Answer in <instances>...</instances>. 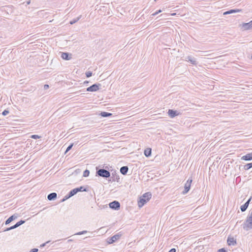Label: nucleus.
Masks as SVG:
<instances>
[{
	"instance_id": "nucleus-37",
	"label": "nucleus",
	"mask_w": 252,
	"mask_h": 252,
	"mask_svg": "<svg viewBox=\"0 0 252 252\" xmlns=\"http://www.w3.org/2000/svg\"><path fill=\"white\" fill-rule=\"evenodd\" d=\"M49 88V85H47V84H45V85H44V90H47V89H48Z\"/></svg>"
},
{
	"instance_id": "nucleus-15",
	"label": "nucleus",
	"mask_w": 252,
	"mask_h": 252,
	"mask_svg": "<svg viewBox=\"0 0 252 252\" xmlns=\"http://www.w3.org/2000/svg\"><path fill=\"white\" fill-rule=\"evenodd\" d=\"M241 11H242V9H230V10H229L228 11H226L224 12L223 13V15H225L232 14V13H234L239 12H241Z\"/></svg>"
},
{
	"instance_id": "nucleus-43",
	"label": "nucleus",
	"mask_w": 252,
	"mask_h": 252,
	"mask_svg": "<svg viewBox=\"0 0 252 252\" xmlns=\"http://www.w3.org/2000/svg\"><path fill=\"white\" fill-rule=\"evenodd\" d=\"M175 13L172 14V15H174Z\"/></svg>"
},
{
	"instance_id": "nucleus-16",
	"label": "nucleus",
	"mask_w": 252,
	"mask_h": 252,
	"mask_svg": "<svg viewBox=\"0 0 252 252\" xmlns=\"http://www.w3.org/2000/svg\"><path fill=\"white\" fill-rule=\"evenodd\" d=\"M71 55L67 52H62L61 57L65 60H69L71 58Z\"/></svg>"
},
{
	"instance_id": "nucleus-4",
	"label": "nucleus",
	"mask_w": 252,
	"mask_h": 252,
	"mask_svg": "<svg viewBox=\"0 0 252 252\" xmlns=\"http://www.w3.org/2000/svg\"><path fill=\"white\" fill-rule=\"evenodd\" d=\"M78 189L75 188L72 190H71L66 195H65L63 198L61 200V202H63L66 200L69 199L71 197L74 196L76 194L78 193Z\"/></svg>"
},
{
	"instance_id": "nucleus-8",
	"label": "nucleus",
	"mask_w": 252,
	"mask_h": 252,
	"mask_svg": "<svg viewBox=\"0 0 252 252\" xmlns=\"http://www.w3.org/2000/svg\"><path fill=\"white\" fill-rule=\"evenodd\" d=\"M110 179H109V182H119V180H120V177H119V175L116 173V171H114L112 173V176L109 177Z\"/></svg>"
},
{
	"instance_id": "nucleus-27",
	"label": "nucleus",
	"mask_w": 252,
	"mask_h": 252,
	"mask_svg": "<svg viewBox=\"0 0 252 252\" xmlns=\"http://www.w3.org/2000/svg\"><path fill=\"white\" fill-rule=\"evenodd\" d=\"M79 19H80V18L78 17L76 19H73V20L70 21L69 23L71 25H73V24H75L76 22H77L79 20Z\"/></svg>"
},
{
	"instance_id": "nucleus-45",
	"label": "nucleus",
	"mask_w": 252,
	"mask_h": 252,
	"mask_svg": "<svg viewBox=\"0 0 252 252\" xmlns=\"http://www.w3.org/2000/svg\"><path fill=\"white\" fill-rule=\"evenodd\" d=\"M251 24H252V21H251Z\"/></svg>"
},
{
	"instance_id": "nucleus-29",
	"label": "nucleus",
	"mask_w": 252,
	"mask_h": 252,
	"mask_svg": "<svg viewBox=\"0 0 252 252\" xmlns=\"http://www.w3.org/2000/svg\"><path fill=\"white\" fill-rule=\"evenodd\" d=\"M73 146V143H71V144H70L67 147V149H66L65 153H66L67 152H68L69 150H70L71 149V148H72Z\"/></svg>"
},
{
	"instance_id": "nucleus-6",
	"label": "nucleus",
	"mask_w": 252,
	"mask_h": 252,
	"mask_svg": "<svg viewBox=\"0 0 252 252\" xmlns=\"http://www.w3.org/2000/svg\"><path fill=\"white\" fill-rule=\"evenodd\" d=\"M109 207L114 210H119L120 209L121 205L119 201L114 200L109 204Z\"/></svg>"
},
{
	"instance_id": "nucleus-10",
	"label": "nucleus",
	"mask_w": 252,
	"mask_h": 252,
	"mask_svg": "<svg viewBox=\"0 0 252 252\" xmlns=\"http://www.w3.org/2000/svg\"><path fill=\"white\" fill-rule=\"evenodd\" d=\"M227 243L229 246H235L237 244L236 240L232 237H228L227 240Z\"/></svg>"
},
{
	"instance_id": "nucleus-40",
	"label": "nucleus",
	"mask_w": 252,
	"mask_h": 252,
	"mask_svg": "<svg viewBox=\"0 0 252 252\" xmlns=\"http://www.w3.org/2000/svg\"><path fill=\"white\" fill-rule=\"evenodd\" d=\"M89 83V82L88 81H85L84 82V84H88Z\"/></svg>"
},
{
	"instance_id": "nucleus-7",
	"label": "nucleus",
	"mask_w": 252,
	"mask_h": 252,
	"mask_svg": "<svg viewBox=\"0 0 252 252\" xmlns=\"http://www.w3.org/2000/svg\"><path fill=\"white\" fill-rule=\"evenodd\" d=\"M101 86L100 84L98 83H95L92 86H90L89 87H88L86 89L87 91L88 92H96L98 91L99 89V87Z\"/></svg>"
},
{
	"instance_id": "nucleus-13",
	"label": "nucleus",
	"mask_w": 252,
	"mask_h": 252,
	"mask_svg": "<svg viewBox=\"0 0 252 252\" xmlns=\"http://www.w3.org/2000/svg\"><path fill=\"white\" fill-rule=\"evenodd\" d=\"M18 217L17 214H14L10 216L9 218H8L6 221H5V225L8 224L9 223H10L11 221L15 220Z\"/></svg>"
},
{
	"instance_id": "nucleus-42",
	"label": "nucleus",
	"mask_w": 252,
	"mask_h": 252,
	"mask_svg": "<svg viewBox=\"0 0 252 252\" xmlns=\"http://www.w3.org/2000/svg\"><path fill=\"white\" fill-rule=\"evenodd\" d=\"M72 241H73V240H72V239H69V240H68V242H72Z\"/></svg>"
},
{
	"instance_id": "nucleus-38",
	"label": "nucleus",
	"mask_w": 252,
	"mask_h": 252,
	"mask_svg": "<svg viewBox=\"0 0 252 252\" xmlns=\"http://www.w3.org/2000/svg\"><path fill=\"white\" fill-rule=\"evenodd\" d=\"M176 250L175 248H172L171 250H170L168 252H176Z\"/></svg>"
},
{
	"instance_id": "nucleus-33",
	"label": "nucleus",
	"mask_w": 252,
	"mask_h": 252,
	"mask_svg": "<svg viewBox=\"0 0 252 252\" xmlns=\"http://www.w3.org/2000/svg\"><path fill=\"white\" fill-rule=\"evenodd\" d=\"M50 242V241H47L46 242L44 243H43L41 245H40V247L41 248H42V247H45L47 244H48Z\"/></svg>"
},
{
	"instance_id": "nucleus-31",
	"label": "nucleus",
	"mask_w": 252,
	"mask_h": 252,
	"mask_svg": "<svg viewBox=\"0 0 252 252\" xmlns=\"http://www.w3.org/2000/svg\"><path fill=\"white\" fill-rule=\"evenodd\" d=\"M9 113V111L7 110V109H5L2 112V115L3 116H6L7 115V114H8Z\"/></svg>"
},
{
	"instance_id": "nucleus-28",
	"label": "nucleus",
	"mask_w": 252,
	"mask_h": 252,
	"mask_svg": "<svg viewBox=\"0 0 252 252\" xmlns=\"http://www.w3.org/2000/svg\"><path fill=\"white\" fill-rule=\"evenodd\" d=\"M87 233V230H83V231H80V232H78L75 233V235H82V234H86Z\"/></svg>"
},
{
	"instance_id": "nucleus-22",
	"label": "nucleus",
	"mask_w": 252,
	"mask_h": 252,
	"mask_svg": "<svg viewBox=\"0 0 252 252\" xmlns=\"http://www.w3.org/2000/svg\"><path fill=\"white\" fill-rule=\"evenodd\" d=\"M251 168H252V162L247 163L243 166V168L245 170H248Z\"/></svg>"
},
{
	"instance_id": "nucleus-9",
	"label": "nucleus",
	"mask_w": 252,
	"mask_h": 252,
	"mask_svg": "<svg viewBox=\"0 0 252 252\" xmlns=\"http://www.w3.org/2000/svg\"><path fill=\"white\" fill-rule=\"evenodd\" d=\"M168 114L170 118H173L176 116L181 115V113L173 109H169L168 111Z\"/></svg>"
},
{
	"instance_id": "nucleus-46",
	"label": "nucleus",
	"mask_w": 252,
	"mask_h": 252,
	"mask_svg": "<svg viewBox=\"0 0 252 252\" xmlns=\"http://www.w3.org/2000/svg\"><path fill=\"white\" fill-rule=\"evenodd\" d=\"M157 0H154L155 1H156Z\"/></svg>"
},
{
	"instance_id": "nucleus-23",
	"label": "nucleus",
	"mask_w": 252,
	"mask_h": 252,
	"mask_svg": "<svg viewBox=\"0 0 252 252\" xmlns=\"http://www.w3.org/2000/svg\"><path fill=\"white\" fill-rule=\"evenodd\" d=\"M152 151L151 149H147L144 151V155L146 157H149L151 155Z\"/></svg>"
},
{
	"instance_id": "nucleus-41",
	"label": "nucleus",
	"mask_w": 252,
	"mask_h": 252,
	"mask_svg": "<svg viewBox=\"0 0 252 252\" xmlns=\"http://www.w3.org/2000/svg\"><path fill=\"white\" fill-rule=\"evenodd\" d=\"M30 3H31V1L30 0H29V1L27 2V4H29Z\"/></svg>"
},
{
	"instance_id": "nucleus-26",
	"label": "nucleus",
	"mask_w": 252,
	"mask_h": 252,
	"mask_svg": "<svg viewBox=\"0 0 252 252\" xmlns=\"http://www.w3.org/2000/svg\"><path fill=\"white\" fill-rule=\"evenodd\" d=\"M30 137L31 138H32V139H39V138H40L41 137V136H39L38 135H36V134H33V135H32Z\"/></svg>"
},
{
	"instance_id": "nucleus-25",
	"label": "nucleus",
	"mask_w": 252,
	"mask_h": 252,
	"mask_svg": "<svg viewBox=\"0 0 252 252\" xmlns=\"http://www.w3.org/2000/svg\"><path fill=\"white\" fill-rule=\"evenodd\" d=\"M90 174V171L88 169H86L83 172V176L85 177H87L89 176Z\"/></svg>"
},
{
	"instance_id": "nucleus-21",
	"label": "nucleus",
	"mask_w": 252,
	"mask_h": 252,
	"mask_svg": "<svg viewBox=\"0 0 252 252\" xmlns=\"http://www.w3.org/2000/svg\"><path fill=\"white\" fill-rule=\"evenodd\" d=\"M99 115L102 117H108L112 116V114L107 112H101Z\"/></svg>"
},
{
	"instance_id": "nucleus-35",
	"label": "nucleus",
	"mask_w": 252,
	"mask_h": 252,
	"mask_svg": "<svg viewBox=\"0 0 252 252\" xmlns=\"http://www.w3.org/2000/svg\"><path fill=\"white\" fill-rule=\"evenodd\" d=\"M38 251V249L36 248L32 249L31 250L30 252H37Z\"/></svg>"
},
{
	"instance_id": "nucleus-12",
	"label": "nucleus",
	"mask_w": 252,
	"mask_h": 252,
	"mask_svg": "<svg viewBox=\"0 0 252 252\" xmlns=\"http://www.w3.org/2000/svg\"><path fill=\"white\" fill-rule=\"evenodd\" d=\"M242 28L244 29V30H249L252 29V24H251V21L249 23H243L242 25Z\"/></svg>"
},
{
	"instance_id": "nucleus-39",
	"label": "nucleus",
	"mask_w": 252,
	"mask_h": 252,
	"mask_svg": "<svg viewBox=\"0 0 252 252\" xmlns=\"http://www.w3.org/2000/svg\"><path fill=\"white\" fill-rule=\"evenodd\" d=\"M252 196H251V197L249 198V199L247 201V202H248V203H249V204H250V202H251V200H252Z\"/></svg>"
},
{
	"instance_id": "nucleus-24",
	"label": "nucleus",
	"mask_w": 252,
	"mask_h": 252,
	"mask_svg": "<svg viewBox=\"0 0 252 252\" xmlns=\"http://www.w3.org/2000/svg\"><path fill=\"white\" fill-rule=\"evenodd\" d=\"M78 189V192L79 191H87L88 189L87 188H84L83 186H80L79 188H76Z\"/></svg>"
},
{
	"instance_id": "nucleus-2",
	"label": "nucleus",
	"mask_w": 252,
	"mask_h": 252,
	"mask_svg": "<svg viewBox=\"0 0 252 252\" xmlns=\"http://www.w3.org/2000/svg\"><path fill=\"white\" fill-rule=\"evenodd\" d=\"M107 168V166L105 168ZM96 174L97 176L101 177L104 178H109L110 177V173L109 171L104 168H98L96 167Z\"/></svg>"
},
{
	"instance_id": "nucleus-18",
	"label": "nucleus",
	"mask_w": 252,
	"mask_h": 252,
	"mask_svg": "<svg viewBox=\"0 0 252 252\" xmlns=\"http://www.w3.org/2000/svg\"><path fill=\"white\" fill-rule=\"evenodd\" d=\"M120 171L122 174L126 175L128 171V167L127 166H122L121 167Z\"/></svg>"
},
{
	"instance_id": "nucleus-32",
	"label": "nucleus",
	"mask_w": 252,
	"mask_h": 252,
	"mask_svg": "<svg viewBox=\"0 0 252 252\" xmlns=\"http://www.w3.org/2000/svg\"><path fill=\"white\" fill-rule=\"evenodd\" d=\"M161 12V10L159 9V10L157 11L156 12H155V13H154L153 14H152V15L153 16H155L157 15H158V13H160Z\"/></svg>"
},
{
	"instance_id": "nucleus-30",
	"label": "nucleus",
	"mask_w": 252,
	"mask_h": 252,
	"mask_svg": "<svg viewBox=\"0 0 252 252\" xmlns=\"http://www.w3.org/2000/svg\"><path fill=\"white\" fill-rule=\"evenodd\" d=\"M92 74H93L92 72L91 71H87L86 72V73H85L86 76V77L87 78H89V77L92 76Z\"/></svg>"
},
{
	"instance_id": "nucleus-3",
	"label": "nucleus",
	"mask_w": 252,
	"mask_h": 252,
	"mask_svg": "<svg viewBox=\"0 0 252 252\" xmlns=\"http://www.w3.org/2000/svg\"><path fill=\"white\" fill-rule=\"evenodd\" d=\"M122 234L120 233H117L116 234L113 235L111 237H109L107 239V242L108 244H113L116 241L119 240L121 237L122 236Z\"/></svg>"
},
{
	"instance_id": "nucleus-44",
	"label": "nucleus",
	"mask_w": 252,
	"mask_h": 252,
	"mask_svg": "<svg viewBox=\"0 0 252 252\" xmlns=\"http://www.w3.org/2000/svg\"><path fill=\"white\" fill-rule=\"evenodd\" d=\"M251 59H252V56H251Z\"/></svg>"
},
{
	"instance_id": "nucleus-19",
	"label": "nucleus",
	"mask_w": 252,
	"mask_h": 252,
	"mask_svg": "<svg viewBox=\"0 0 252 252\" xmlns=\"http://www.w3.org/2000/svg\"><path fill=\"white\" fill-rule=\"evenodd\" d=\"M25 222V220H20V221L17 222L15 224H14L13 226H11V228H13V229H15V228L20 226V225H22Z\"/></svg>"
},
{
	"instance_id": "nucleus-14",
	"label": "nucleus",
	"mask_w": 252,
	"mask_h": 252,
	"mask_svg": "<svg viewBox=\"0 0 252 252\" xmlns=\"http://www.w3.org/2000/svg\"><path fill=\"white\" fill-rule=\"evenodd\" d=\"M241 159L246 161H251L252 160V152L246 154L241 157Z\"/></svg>"
},
{
	"instance_id": "nucleus-11",
	"label": "nucleus",
	"mask_w": 252,
	"mask_h": 252,
	"mask_svg": "<svg viewBox=\"0 0 252 252\" xmlns=\"http://www.w3.org/2000/svg\"><path fill=\"white\" fill-rule=\"evenodd\" d=\"M186 60L189 61L191 64L194 65H196L197 64V62L196 59L193 57L188 56L186 58Z\"/></svg>"
},
{
	"instance_id": "nucleus-20",
	"label": "nucleus",
	"mask_w": 252,
	"mask_h": 252,
	"mask_svg": "<svg viewBox=\"0 0 252 252\" xmlns=\"http://www.w3.org/2000/svg\"><path fill=\"white\" fill-rule=\"evenodd\" d=\"M249 203L248 202H246L245 204H244L243 205H241L240 206V210L242 212H244L245 211H246L247 209V208H248V206H249Z\"/></svg>"
},
{
	"instance_id": "nucleus-34",
	"label": "nucleus",
	"mask_w": 252,
	"mask_h": 252,
	"mask_svg": "<svg viewBox=\"0 0 252 252\" xmlns=\"http://www.w3.org/2000/svg\"><path fill=\"white\" fill-rule=\"evenodd\" d=\"M218 252H227V251L224 248H221L218 250Z\"/></svg>"
},
{
	"instance_id": "nucleus-5",
	"label": "nucleus",
	"mask_w": 252,
	"mask_h": 252,
	"mask_svg": "<svg viewBox=\"0 0 252 252\" xmlns=\"http://www.w3.org/2000/svg\"><path fill=\"white\" fill-rule=\"evenodd\" d=\"M192 182L191 178H189L186 183L184 186V190L183 191L182 193L185 194L187 193L190 189L191 184Z\"/></svg>"
},
{
	"instance_id": "nucleus-17",
	"label": "nucleus",
	"mask_w": 252,
	"mask_h": 252,
	"mask_svg": "<svg viewBox=\"0 0 252 252\" xmlns=\"http://www.w3.org/2000/svg\"><path fill=\"white\" fill-rule=\"evenodd\" d=\"M57 197V194L56 192H52L49 194L47 196V198L49 200L52 201L55 200Z\"/></svg>"
},
{
	"instance_id": "nucleus-1",
	"label": "nucleus",
	"mask_w": 252,
	"mask_h": 252,
	"mask_svg": "<svg viewBox=\"0 0 252 252\" xmlns=\"http://www.w3.org/2000/svg\"><path fill=\"white\" fill-rule=\"evenodd\" d=\"M151 197L152 194L149 192L143 194L138 202V206L139 207L143 206L151 198Z\"/></svg>"
},
{
	"instance_id": "nucleus-36",
	"label": "nucleus",
	"mask_w": 252,
	"mask_h": 252,
	"mask_svg": "<svg viewBox=\"0 0 252 252\" xmlns=\"http://www.w3.org/2000/svg\"><path fill=\"white\" fill-rule=\"evenodd\" d=\"M12 229H13V228H11V226H10L9 227L6 228L5 229H4L3 230V231H8L11 230Z\"/></svg>"
}]
</instances>
